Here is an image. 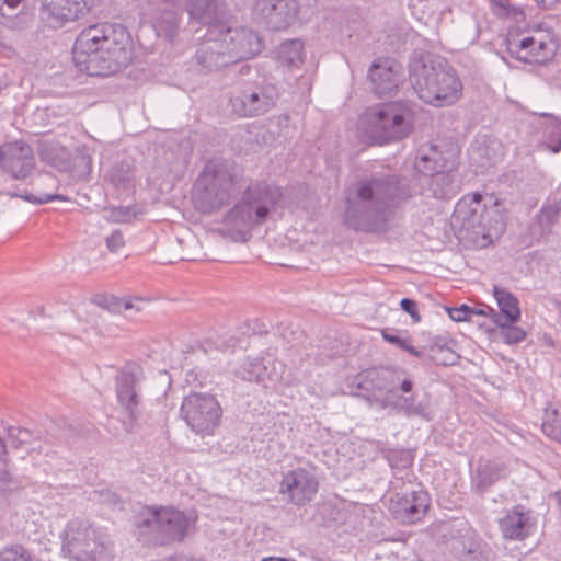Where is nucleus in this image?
Returning a JSON list of instances; mask_svg holds the SVG:
<instances>
[{
    "instance_id": "nucleus-30",
    "label": "nucleus",
    "mask_w": 561,
    "mask_h": 561,
    "mask_svg": "<svg viewBox=\"0 0 561 561\" xmlns=\"http://www.w3.org/2000/svg\"><path fill=\"white\" fill-rule=\"evenodd\" d=\"M278 62L288 68H299L305 60L304 43L300 39H288L277 48Z\"/></svg>"
},
{
    "instance_id": "nucleus-33",
    "label": "nucleus",
    "mask_w": 561,
    "mask_h": 561,
    "mask_svg": "<svg viewBox=\"0 0 561 561\" xmlns=\"http://www.w3.org/2000/svg\"><path fill=\"white\" fill-rule=\"evenodd\" d=\"M230 105H248L255 102H262V105H274L273 95L256 90L243 89L239 85L233 87L230 92Z\"/></svg>"
},
{
    "instance_id": "nucleus-16",
    "label": "nucleus",
    "mask_w": 561,
    "mask_h": 561,
    "mask_svg": "<svg viewBox=\"0 0 561 561\" xmlns=\"http://www.w3.org/2000/svg\"><path fill=\"white\" fill-rule=\"evenodd\" d=\"M285 366L277 360L245 356L232 368V374L248 382H255L264 388H275L282 380Z\"/></svg>"
},
{
    "instance_id": "nucleus-43",
    "label": "nucleus",
    "mask_w": 561,
    "mask_h": 561,
    "mask_svg": "<svg viewBox=\"0 0 561 561\" xmlns=\"http://www.w3.org/2000/svg\"><path fill=\"white\" fill-rule=\"evenodd\" d=\"M447 312L449 317L456 322L469 321L471 320V317L477 313L474 309L470 308L467 305H461L460 307L455 308H448Z\"/></svg>"
},
{
    "instance_id": "nucleus-19",
    "label": "nucleus",
    "mask_w": 561,
    "mask_h": 561,
    "mask_svg": "<svg viewBox=\"0 0 561 561\" xmlns=\"http://www.w3.org/2000/svg\"><path fill=\"white\" fill-rule=\"evenodd\" d=\"M35 167L34 151L25 141H9L0 146V168L13 179L28 178Z\"/></svg>"
},
{
    "instance_id": "nucleus-41",
    "label": "nucleus",
    "mask_w": 561,
    "mask_h": 561,
    "mask_svg": "<svg viewBox=\"0 0 561 561\" xmlns=\"http://www.w3.org/2000/svg\"><path fill=\"white\" fill-rule=\"evenodd\" d=\"M144 300L141 298H126V299H121V298H117V297H111L110 298V304L107 305V308L113 311V312H122V311H127V310H130V309H136L137 311H140L141 308L136 305V304H140Z\"/></svg>"
},
{
    "instance_id": "nucleus-1",
    "label": "nucleus",
    "mask_w": 561,
    "mask_h": 561,
    "mask_svg": "<svg viewBox=\"0 0 561 561\" xmlns=\"http://www.w3.org/2000/svg\"><path fill=\"white\" fill-rule=\"evenodd\" d=\"M414 194L411 181L399 174L360 179L344 192V222L356 231H383L394 210Z\"/></svg>"
},
{
    "instance_id": "nucleus-13",
    "label": "nucleus",
    "mask_w": 561,
    "mask_h": 561,
    "mask_svg": "<svg viewBox=\"0 0 561 561\" xmlns=\"http://www.w3.org/2000/svg\"><path fill=\"white\" fill-rule=\"evenodd\" d=\"M61 540V552L69 561H98L104 551L98 529L87 520H70Z\"/></svg>"
},
{
    "instance_id": "nucleus-38",
    "label": "nucleus",
    "mask_w": 561,
    "mask_h": 561,
    "mask_svg": "<svg viewBox=\"0 0 561 561\" xmlns=\"http://www.w3.org/2000/svg\"><path fill=\"white\" fill-rule=\"evenodd\" d=\"M495 322L502 329V334L505 343L517 344L526 337V331L519 327L513 325L514 322L502 321L496 319Z\"/></svg>"
},
{
    "instance_id": "nucleus-27",
    "label": "nucleus",
    "mask_w": 561,
    "mask_h": 561,
    "mask_svg": "<svg viewBox=\"0 0 561 561\" xmlns=\"http://www.w3.org/2000/svg\"><path fill=\"white\" fill-rule=\"evenodd\" d=\"M37 152L44 162L54 168L67 169L70 164V151L55 139H39Z\"/></svg>"
},
{
    "instance_id": "nucleus-32",
    "label": "nucleus",
    "mask_w": 561,
    "mask_h": 561,
    "mask_svg": "<svg viewBox=\"0 0 561 561\" xmlns=\"http://www.w3.org/2000/svg\"><path fill=\"white\" fill-rule=\"evenodd\" d=\"M153 26L158 36L172 43L179 31L180 15L174 10H162L154 18Z\"/></svg>"
},
{
    "instance_id": "nucleus-5",
    "label": "nucleus",
    "mask_w": 561,
    "mask_h": 561,
    "mask_svg": "<svg viewBox=\"0 0 561 561\" xmlns=\"http://www.w3.org/2000/svg\"><path fill=\"white\" fill-rule=\"evenodd\" d=\"M283 199L280 187L266 181L251 182L240 201L228 210L222 222L238 229L251 230L267 221Z\"/></svg>"
},
{
    "instance_id": "nucleus-2",
    "label": "nucleus",
    "mask_w": 561,
    "mask_h": 561,
    "mask_svg": "<svg viewBox=\"0 0 561 561\" xmlns=\"http://www.w3.org/2000/svg\"><path fill=\"white\" fill-rule=\"evenodd\" d=\"M134 56L130 33L119 23L99 22L82 28L72 48L75 66L91 77L115 75L125 69Z\"/></svg>"
},
{
    "instance_id": "nucleus-35",
    "label": "nucleus",
    "mask_w": 561,
    "mask_h": 561,
    "mask_svg": "<svg viewBox=\"0 0 561 561\" xmlns=\"http://www.w3.org/2000/svg\"><path fill=\"white\" fill-rule=\"evenodd\" d=\"M107 180L117 188L128 190L135 180V170L127 161H122L111 168Z\"/></svg>"
},
{
    "instance_id": "nucleus-37",
    "label": "nucleus",
    "mask_w": 561,
    "mask_h": 561,
    "mask_svg": "<svg viewBox=\"0 0 561 561\" xmlns=\"http://www.w3.org/2000/svg\"><path fill=\"white\" fill-rule=\"evenodd\" d=\"M541 428L545 435L561 443V408H554L546 412Z\"/></svg>"
},
{
    "instance_id": "nucleus-7",
    "label": "nucleus",
    "mask_w": 561,
    "mask_h": 561,
    "mask_svg": "<svg viewBox=\"0 0 561 561\" xmlns=\"http://www.w3.org/2000/svg\"><path fill=\"white\" fill-rule=\"evenodd\" d=\"M134 526L141 542L164 546L186 537L190 519L183 512L172 507L146 506L135 516Z\"/></svg>"
},
{
    "instance_id": "nucleus-39",
    "label": "nucleus",
    "mask_w": 561,
    "mask_h": 561,
    "mask_svg": "<svg viewBox=\"0 0 561 561\" xmlns=\"http://www.w3.org/2000/svg\"><path fill=\"white\" fill-rule=\"evenodd\" d=\"M0 561H34L31 552L21 545L3 547L0 550Z\"/></svg>"
},
{
    "instance_id": "nucleus-15",
    "label": "nucleus",
    "mask_w": 561,
    "mask_h": 561,
    "mask_svg": "<svg viewBox=\"0 0 561 561\" xmlns=\"http://www.w3.org/2000/svg\"><path fill=\"white\" fill-rule=\"evenodd\" d=\"M215 28L218 30V36L225 44L224 47L227 49L233 65L254 58L263 49L262 37L252 28L218 25Z\"/></svg>"
},
{
    "instance_id": "nucleus-9",
    "label": "nucleus",
    "mask_w": 561,
    "mask_h": 561,
    "mask_svg": "<svg viewBox=\"0 0 561 561\" xmlns=\"http://www.w3.org/2000/svg\"><path fill=\"white\" fill-rule=\"evenodd\" d=\"M144 370L136 363H127L118 369L114 382L116 401L121 409L122 424L128 433L133 432L142 415L140 383Z\"/></svg>"
},
{
    "instance_id": "nucleus-49",
    "label": "nucleus",
    "mask_w": 561,
    "mask_h": 561,
    "mask_svg": "<svg viewBox=\"0 0 561 561\" xmlns=\"http://www.w3.org/2000/svg\"><path fill=\"white\" fill-rule=\"evenodd\" d=\"M443 347H448L446 339L436 337L435 342L431 348L433 352V355H435V353H440V348H443Z\"/></svg>"
},
{
    "instance_id": "nucleus-23",
    "label": "nucleus",
    "mask_w": 561,
    "mask_h": 561,
    "mask_svg": "<svg viewBox=\"0 0 561 561\" xmlns=\"http://www.w3.org/2000/svg\"><path fill=\"white\" fill-rule=\"evenodd\" d=\"M507 474L508 469L504 461L480 458L476 468L470 471L471 489L478 494H483Z\"/></svg>"
},
{
    "instance_id": "nucleus-4",
    "label": "nucleus",
    "mask_w": 561,
    "mask_h": 561,
    "mask_svg": "<svg viewBox=\"0 0 561 561\" xmlns=\"http://www.w3.org/2000/svg\"><path fill=\"white\" fill-rule=\"evenodd\" d=\"M410 81L419 99L426 104L446 101L454 104L462 94L455 70L440 57L422 56L410 64Z\"/></svg>"
},
{
    "instance_id": "nucleus-34",
    "label": "nucleus",
    "mask_w": 561,
    "mask_h": 561,
    "mask_svg": "<svg viewBox=\"0 0 561 561\" xmlns=\"http://www.w3.org/2000/svg\"><path fill=\"white\" fill-rule=\"evenodd\" d=\"M543 137L549 150L553 153L561 151V118L552 114L542 113Z\"/></svg>"
},
{
    "instance_id": "nucleus-28",
    "label": "nucleus",
    "mask_w": 561,
    "mask_h": 561,
    "mask_svg": "<svg viewBox=\"0 0 561 561\" xmlns=\"http://www.w3.org/2000/svg\"><path fill=\"white\" fill-rule=\"evenodd\" d=\"M187 12L191 19L202 24H213L222 15L218 0H188Z\"/></svg>"
},
{
    "instance_id": "nucleus-47",
    "label": "nucleus",
    "mask_w": 561,
    "mask_h": 561,
    "mask_svg": "<svg viewBox=\"0 0 561 561\" xmlns=\"http://www.w3.org/2000/svg\"><path fill=\"white\" fill-rule=\"evenodd\" d=\"M400 307L403 311L409 313L414 323L421 322V316L417 310V304L411 298H403L400 301Z\"/></svg>"
},
{
    "instance_id": "nucleus-56",
    "label": "nucleus",
    "mask_w": 561,
    "mask_h": 561,
    "mask_svg": "<svg viewBox=\"0 0 561 561\" xmlns=\"http://www.w3.org/2000/svg\"><path fill=\"white\" fill-rule=\"evenodd\" d=\"M304 84L306 85V88H307L308 90H310V89H311V85H310V83H309V82L305 81V82H304Z\"/></svg>"
},
{
    "instance_id": "nucleus-50",
    "label": "nucleus",
    "mask_w": 561,
    "mask_h": 561,
    "mask_svg": "<svg viewBox=\"0 0 561 561\" xmlns=\"http://www.w3.org/2000/svg\"><path fill=\"white\" fill-rule=\"evenodd\" d=\"M537 4L542 9H552L561 0H535Z\"/></svg>"
},
{
    "instance_id": "nucleus-53",
    "label": "nucleus",
    "mask_w": 561,
    "mask_h": 561,
    "mask_svg": "<svg viewBox=\"0 0 561 561\" xmlns=\"http://www.w3.org/2000/svg\"><path fill=\"white\" fill-rule=\"evenodd\" d=\"M381 105H396V106H399V105H407V104L403 103L402 101H397V102H390V103H382Z\"/></svg>"
},
{
    "instance_id": "nucleus-17",
    "label": "nucleus",
    "mask_w": 561,
    "mask_h": 561,
    "mask_svg": "<svg viewBox=\"0 0 561 561\" xmlns=\"http://www.w3.org/2000/svg\"><path fill=\"white\" fill-rule=\"evenodd\" d=\"M430 507V496L420 485L396 493L389 503V512L402 524H415L422 520Z\"/></svg>"
},
{
    "instance_id": "nucleus-42",
    "label": "nucleus",
    "mask_w": 561,
    "mask_h": 561,
    "mask_svg": "<svg viewBox=\"0 0 561 561\" xmlns=\"http://www.w3.org/2000/svg\"><path fill=\"white\" fill-rule=\"evenodd\" d=\"M488 557L479 543H470L460 557V561H486Z\"/></svg>"
},
{
    "instance_id": "nucleus-55",
    "label": "nucleus",
    "mask_w": 561,
    "mask_h": 561,
    "mask_svg": "<svg viewBox=\"0 0 561 561\" xmlns=\"http://www.w3.org/2000/svg\"><path fill=\"white\" fill-rule=\"evenodd\" d=\"M44 178L50 182H54V178L49 174L44 175Z\"/></svg>"
},
{
    "instance_id": "nucleus-24",
    "label": "nucleus",
    "mask_w": 561,
    "mask_h": 561,
    "mask_svg": "<svg viewBox=\"0 0 561 561\" xmlns=\"http://www.w3.org/2000/svg\"><path fill=\"white\" fill-rule=\"evenodd\" d=\"M460 190L459 182L450 171H438L425 179L422 184L421 194L425 197H434L438 199L453 198Z\"/></svg>"
},
{
    "instance_id": "nucleus-21",
    "label": "nucleus",
    "mask_w": 561,
    "mask_h": 561,
    "mask_svg": "<svg viewBox=\"0 0 561 561\" xmlns=\"http://www.w3.org/2000/svg\"><path fill=\"white\" fill-rule=\"evenodd\" d=\"M368 78L373 92L379 98H392L403 82L399 65L391 59L373 62Z\"/></svg>"
},
{
    "instance_id": "nucleus-14",
    "label": "nucleus",
    "mask_w": 561,
    "mask_h": 561,
    "mask_svg": "<svg viewBox=\"0 0 561 561\" xmlns=\"http://www.w3.org/2000/svg\"><path fill=\"white\" fill-rule=\"evenodd\" d=\"M319 490L316 474L306 468L298 467L283 473L278 493L286 503L301 507L313 500Z\"/></svg>"
},
{
    "instance_id": "nucleus-52",
    "label": "nucleus",
    "mask_w": 561,
    "mask_h": 561,
    "mask_svg": "<svg viewBox=\"0 0 561 561\" xmlns=\"http://www.w3.org/2000/svg\"><path fill=\"white\" fill-rule=\"evenodd\" d=\"M21 0H4V3L9 8H16L20 4Z\"/></svg>"
},
{
    "instance_id": "nucleus-40",
    "label": "nucleus",
    "mask_w": 561,
    "mask_h": 561,
    "mask_svg": "<svg viewBox=\"0 0 561 561\" xmlns=\"http://www.w3.org/2000/svg\"><path fill=\"white\" fill-rule=\"evenodd\" d=\"M560 213V207L554 204L545 205L539 215H538V221L541 226L542 230H550L551 227L556 224L558 220Z\"/></svg>"
},
{
    "instance_id": "nucleus-51",
    "label": "nucleus",
    "mask_w": 561,
    "mask_h": 561,
    "mask_svg": "<svg viewBox=\"0 0 561 561\" xmlns=\"http://www.w3.org/2000/svg\"><path fill=\"white\" fill-rule=\"evenodd\" d=\"M403 351H407L409 354L413 355L414 357L421 358L422 352L416 350L413 345H411V340L408 341L407 346L403 347Z\"/></svg>"
},
{
    "instance_id": "nucleus-11",
    "label": "nucleus",
    "mask_w": 561,
    "mask_h": 561,
    "mask_svg": "<svg viewBox=\"0 0 561 561\" xmlns=\"http://www.w3.org/2000/svg\"><path fill=\"white\" fill-rule=\"evenodd\" d=\"M489 210L483 203V196L479 193L467 194L456 204L451 227L460 241L476 242L479 237L490 234L491 222Z\"/></svg>"
},
{
    "instance_id": "nucleus-18",
    "label": "nucleus",
    "mask_w": 561,
    "mask_h": 561,
    "mask_svg": "<svg viewBox=\"0 0 561 561\" xmlns=\"http://www.w3.org/2000/svg\"><path fill=\"white\" fill-rule=\"evenodd\" d=\"M298 12L296 0H257L253 9V19L268 30L280 31L295 22Z\"/></svg>"
},
{
    "instance_id": "nucleus-45",
    "label": "nucleus",
    "mask_w": 561,
    "mask_h": 561,
    "mask_svg": "<svg viewBox=\"0 0 561 561\" xmlns=\"http://www.w3.org/2000/svg\"><path fill=\"white\" fill-rule=\"evenodd\" d=\"M459 356L450 347L440 348V353H435L433 359L438 365H454L458 360Z\"/></svg>"
},
{
    "instance_id": "nucleus-25",
    "label": "nucleus",
    "mask_w": 561,
    "mask_h": 561,
    "mask_svg": "<svg viewBox=\"0 0 561 561\" xmlns=\"http://www.w3.org/2000/svg\"><path fill=\"white\" fill-rule=\"evenodd\" d=\"M414 168L424 176L448 169V158L433 144L422 145L414 161Z\"/></svg>"
},
{
    "instance_id": "nucleus-10",
    "label": "nucleus",
    "mask_w": 561,
    "mask_h": 561,
    "mask_svg": "<svg viewBox=\"0 0 561 561\" xmlns=\"http://www.w3.org/2000/svg\"><path fill=\"white\" fill-rule=\"evenodd\" d=\"M501 46L516 60L540 65L550 61L558 49V44L552 35L540 30L524 32L510 30Z\"/></svg>"
},
{
    "instance_id": "nucleus-3",
    "label": "nucleus",
    "mask_w": 561,
    "mask_h": 561,
    "mask_svg": "<svg viewBox=\"0 0 561 561\" xmlns=\"http://www.w3.org/2000/svg\"><path fill=\"white\" fill-rule=\"evenodd\" d=\"M357 388L382 409L396 408L408 416H424L425 407L412 393L414 382L394 367H374L356 376Z\"/></svg>"
},
{
    "instance_id": "nucleus-54",
    "label": "nucleus",
    "mask_w": 561,
    "mask_h": 561,
    "mask_svg": "<svg viewBox=\"0 0 561 561\" xmlns=\"http://www.w3.org/2000/svg\"><path fill=\"white\" fill-rule=\"evenodd\" d=\"M260 108L261 107H253V108H251L250 112H249V115H257V114H260V112H259Z\"/></svg>"
},
{
    "instance_id": "nucleus-48",
    "label": "nucleus",
    "mask_w": 561,
    "mask_h": 561,
    "mask_svg": "<svg viewBox=\"0 0 561 561\" xmlns=\"http://www.w3.org/2000/svg\"><path fill=\"white\" fill-rule=\"evenodd\" d=\"M125 244V240L121 230H114L106 238V245L111 252H116Z\"/></svg>"
},
{
    "instance_id": "nucleus-44",
    "label": "nucleus",
    "mask_w": 561,
    "mask_h": 561,
    "mask_svg": "<svg viewBox=\"0 0 561 561\" xmlns=\"http://www.w3.org/2000/svg\"><path fill=\"white\" fill-rule=\"evenodd\" d=\"M13 196H19L27 202L34 203V204H47L49 202L56 201V199H65L62 195L59 194H41V195H34V194H18L14 193Z\"/></svg>"
},
{
    "instance_id": "nucleus-36",
    "label": "nucleus",
    "mask_w": 561,
    "mask_h": 561,
    "mask_svg": "<svg viewBox=\"0 0 561 561\" xmlns=\"http://www.w3.org/2000/svg\"><path fill=\"white\" fill-rule=\"evenodd\" d=\"M493 15L504 21L519 22L525 19L524 10L510 0H490Z\"/></svg>"
},
{
    "instance_id": "nucleus-22",
    "label": "nucleus",
    "mask_w": 561,
    "mask_h": 561,
    "mask_svg": "<svg viewBox=\"0 0 561 561\" xmlns=\"http://www.w3.org/2000/svg\"><path fill=\"white\" fill-rule=\"evenodd\" d=\"M91 3L92 0H41V14L55 26H61L87 14Z\"/></svg>"
},
{
    "instance_id": "nucleus-6",
    "label": "nucleus",
    "mask_w": 561,
    "mask_h": 561,
    "mask_svg": "<svg viewBox=\"0 0 561 561\" xmlns=\"http://www.w3.org/2000/svg\"><path fill=\"white\" fill-rule=\"evenodd\" d=\"M240 176L228 162L210 161L194 184L193 202L202 214H213L228 205L239 191Z\"/></svg>"
},
{
    "instance_id": "nucleus-12",
    "label": "nucleus",
    "mask_w": 561,
    "mask_h": 561,
    "mask_svg": "<svg viewBox=\"0 0 561 561\" xmlns=\"http://www.w3.org/2000/svg\"><path fill=\"white\" fill-rule=\"evenodd\" d=\"M180 413L191 431L201 437L214 435L222 417V409L217 398L201 392L185 396Z\"/></svg>"
},
{
    "instance_id": "nucleus-20",
    "label": "nucleus",
    "mask_w": 561,
    "mask_h": 561,
    "mask_svg": "<svg viewBox=\"0 0 561 561\" xmlns=\"http://www.w3.org/2000/svg\"><path fill=\"white\" fill-rule=\"evenodd\" d=\"M218 30L211 26L196 48L194 60L202 72L210 73L233 65L227 49L224 47Z\"/></svg>"
},
{
    "instance_id": "nucleus-31",
    "label": "nucleus",
    "mask_w": 561,
    "mask_h": 561,
    "mask_svg": "<svg viewBox=\"0 0 561 561\" xmlns=\"http://www.w3.org/2000/svg\"><path fill=\"white\" fill-rule=\"evenodd\" d=\"M494 297L496 298L501 316L497 319L508 322H517L520 318L518 299L505 289L494 287Z\"/></svg>"
},
{
    "instance_id": "nucleus-8",
    "label": "nucleus",
    "mask_w": 561,
    "mask_h": 561,
    "mask_svg": "<svg viewBox=\"0 0 561 561\" xmlns=\"http://www.w3.org/2000/svg\"><path fill=\"white\" fill-rule=\"evenodd\" d=\"M412 107H385L362 122L365 136L376 145H385L407 138L413 130Z\"/></svg>"
},
{
    "instance_id": "nucleus-29",
    "label": "nucleus",
    "mask_w": 561,
    "mask_h": 561,
    "mask_svg": "<svg viewBox=\"0 0 561 561\" xmlns=\"http://www.w3.org/2000/svg\"><path fill=\"white\" fill-rule=\"evenodd\" d=\"M4 431L7 433L5 437L0 433V481L9 480V472L7 470L5 460L2 458V456L7 453V446L18 448L30 437L28 431L20 426H8L4 427Z\"/></svg>"
},
{
    "instance_id": "nucleus-46",
    "label": "nucleus",
    "mask_w": 561,
    "mask_h": 561,
    "mask_svg": "<svg viewBox=\"0 0 561 561\" xmlns=\"http://www.w3.org/2000/svg\"><path fill=\"white\" fill-rule=\"evenodd\" d=\"M381 335L385 341H387L390 344H393L398 346L399 348L403 350V347L407 346L409 337H401L394 329H383L381 331Z\"/></svg>"
},
{
    "instance_id": "nucleus-26",
    "label": "nucleus",
    "mask_w": 561,
    "mask_h": 561,
    "mask_svg": "<svg viewBox=\"0 0 561 561\" xmlns=\"http://www.w3.org/2000/svg\"><path fill=\"white\" fill-rule=\"evenodd\" d=\"M529 516L524 506L516 505L499 520V527L504 538L511 540L525 539L528 531Z\"/></svg>"
}]
</instances>
